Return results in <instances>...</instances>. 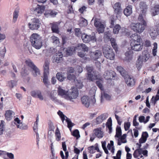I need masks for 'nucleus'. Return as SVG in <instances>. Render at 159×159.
<instances>
[{"label":"nucleus","instance_id":"obj_24","mask_svg":"<svg viewBox=\"0 0 159 159\" xmlns=\"http://www.w3.org/2000/svg\"><path fill=\"white\" fill-rule=\"evenodd\" d=\"M75 48L76 49V51L83 50L84 51H87L88 50V48L83 43L79 44L76 47H75Z\"/></svg>","mask_w":159,"mask_h":159},{"label":"nucleus","instance_id":"obj_5","mask_svg":"<svg viewBox=\"0 0 159 159\" xmlns=\"http://www.w3.org/2000/svg\"><path fill=\"white\" fill-rule=\"evenodd\" d=\"M94 21V25L96 28L97 30L99 33L104 32L105 25L101 20L97 16H94L91 21Z\"/></svg>","mask_w":159,"mask_h":159},{"label":"nucleus","instance_id":"obj_28","mask_svg":"<svg viewBox=\"0 0 159 159\" xmlns=\"http://www.w3.org/2000/svg\"><path fill=\"white\" fill-rule=\"evenodd\" d=\"M111 98V96L106 93L104 92H101V102L102 103L105 99L106 100H109Z\"/></svg>","mask_w":159,"mask_h":159},{"label":"nucleus","instance_id":"obj_16","mask_svg":"<svg viewBox=\"0 0 159 159\" xmlns=\"http://www.w3.org/2000/svg\"><path fill=\"white\" fill-rule=\"evenodd\" d=\"M115 73L111 70L106 71L103 74V77L106 80L111 79L115 76Z\"/></svg>","mask_w":159,"mask_h":159},{"label":"nucleus","instance_id":"obj_20","mask_svg":"<svg viewBox=\"0 0 159 159\" xmlns=\"http://www.w3.org/2000/svg\"><path fill=\"white\" fill-rule=\"evenodd\" d=\"M102 55V52L99 50H96L95 52H92L91 57L93 60L96 61Z\"/></svg>","mask_w":159,"mask_h":159},{"label":"nucleus","instance_id":"obj_45","mask_svg":"<svg viewBox=\"0 0 159 159\" xmlns=\"http://www.w3.org/2000/svg\"><path fill=\"white\" fill-rule=\"evenodd\" d=\"M62 54L61 53L58 52L56 53L55 62L57 63H59L62 59Z\"/></svg>","mask_w":159,"mask_h":159},{"label":"nucleus","instance_id":"obj_3","mask_svg":"<svg viewBox=\"0 0 159 159\" xmlns=\"http://www.w3.org/2000/svg\"><path fill=\"white\" fill-rule=\"evenodd\" d=\"M79 94V91L77 88L75 87H72L70 90L68 91L66 99L70 102H75V100L77 98Z\"/></svg>","mask_w":159,"mask_h":159},{"label":"nucleus","instance_id":"obj_39","mask_svg":"<svg viewBox=\"0 0 159 159\" xmlns=\"http://www.w3.org/2000/svg\"><path fill=\"white\" fill-rule=\"evenodd\" d=\"M150 118V117L149 116H147L145 119L144 116H141L139 117V120L140 122L146 124L149 121Z\"/></svg>","mask_w":159,"mask_h":159},{"label":"nucleus","instance_id":"obj_38","mask_svg":"<svg viewBox=\"0 0 159 159\" xmlns=\"http://www.w3.org/2000/svg\"><path fill=\"white\" fill-rule=\"evenodd\" d=\"M57 79L60 81H63L66 78L65 74L62 73H58L56 75Z\"/></svg>","mask_w":159,"mask_h":159},{"label":"nucleus","instance_id":"obj_19","mask_svg":"<svg viewBox=\"0 0 159 159\" xmlns=\"http://www.w3.org/2000/svg\"><path fill=\"white\" fill-rule=\"evenodd\" d=\"M81 101L83 104L86 107H88L90 104V100L87 96H84L81 98Z\"/></svg>","mask_w":159,"mask_h":159},{"label":"nucleus","instance_id":"obj_34","mask_svg":"<svg viewBox=\"0 0 159 159\" xmlns=\"http://www.w3.org/2000/svg\"><path fill=\"white\" fill-rule=\"evenodd\" d=\"M107 147V149L110 151L112 154H114L115 150L114 146V142L112 140L110 141V143L108 144Z\"/></svg>","mask_w":159,"mask_h":159},{"label":"nucleus","instance_id":"obj_8","mask_svg":"<svg viewBox=\"0 0 159 159\" xmlns=\"http://www.w3.org/2000/svg\"><path fill=\"white\" fill-rule=\"evenodd\" d=\"M25 63L27 66L33 69L32 74L33 76L37 77L40 75V73L39 70L34 65L30 59L26 60Z\"/></svg>","mask_w":159,"mask_h":159},{"label":"nucleus","instance_id":"obj_63","mask_svg":"<svg viewBox=\"0 0 159 159\" xmlns=\"http://www.w3.org/2000/svg\"><path fill=\"white\" fill-rule=\"evenodd\" d=\"M96 84L98 87L101 90L103 89V87L102 84V80H98L96 82Z\"/></svg>","mask_w":159,"mask_h":159},{"label":"nucleus","instance_id":"obj_29","mask_svg":"<svg viewBox=\"0 0 159 159\" xmlns=\"http://www.w3.org/2000/svg\"><path fill=\"white\" fill-rule=\"evenodd\" d=\"M151 12L152 16H155L159 14V5H156L151 9Z\"/></svg>","mask_w":159,"mask_h":159},{"label":"nucleus","instance_id":"obj_57","mask_svg":"<svg viewBox=\"0 0 159 159\" xmlns=\"http://www.w3.org/2000/svg\"><path fill=\"white\" fill-rule=\"evenodd\" d=\"M120 29V26L117 24L114 27L113 30V32L114 34H117L119 31V30Z\"/></svg>","mask_w":159,"mask_h":159},{"label":"nucleus","instance_id":"obj_53","mask_svg":"<svg viewBox=\"0 0 159 159\" xmlns=\"http://www.w3.org/2000/svg\"><path fill=\"white\" fill-rule=\"evenodd\" d=\"M102 143V148H103V149L104 150L106 154H108L109 153L108 151L107 148L106 147V141H102L101 142Z\"/></svg>","mask_w":159,"mask_h":159},{"label":"nucleus","instance_id":"obj_62","mask_svg":"<svg viewBox=\"0 0 159 159\" xmlns=\"http://www.w3.org/2000/svg\"><path fill=\"white\" fill-rule=\"evenodd\" d=\"M97 89L96 86H94L92 88L91 90H90V93L93 96L95 95Z\"/></svg>","mask_w":159,"mask_h":159},{"label":"nucleus","instance_id":"obj_26","mask_svg":"<svg viewBox=\"0 0 159 159\" xmlns=\"http://www.w3.org/2000/svg\"><path fill=\"white\" fill-rule=\"evenodd\" d=\"M141 149L140 148L136 149L134 152L133 154V156L134 158H142L144 159V157L141 155Z\"/></svg>","mask_w":159,"mask_h":159},{"label":"nucleus","instance_id":"obj_30","mask_svg":"<svg viewBox=\"0 0 159 159\" xmlns=\"http://www.w3.org/2000/svg\"><path fill=\"white\" fill-rule=\"evenodd\" d=\"M76 49H75V47H68L64 49V51L66 52V55L68 56L73 53Z\"/></svg>","mask_w":159,"mask_h":159},{"label":"nucleus","instance_id":"obj_48","mask_svg":"<svg viewBox=\"0 0 159 159\" xmlns=\"http://www.w3.org/2000/svg\"><path fill=\"white\" fill-rule=\"evenodd\" d=\"M52 30L53 32L56 33H58L59 31L58 30V26L57 23H54L52 24Z\"/></svg>","mask_w":159,"mask_h":159},{"label":"nucleus","instance_id":"obj_33","mask_svg":"<svg viewBox=\"0 0 159 159\" xmlns=\"http://www.w3.org/2000/svg\"><path fill=\"white\" fill-rule=\"evenodd\" d=\"M88 150L91 153H93L95 152V151L97 150L98 152H99V150L98 147V143L95 144L94 146H92L88 148Z\"/></svg>","mask_w":159,"mask_h":159},{"label":"nucleus","instance_id":"obj_2","mask_svg":"<svg viewBox=\"0 0 159 159\" xmlns=\"http://www.w3.org/2000/svg\"><path fill=\"white\" fill-rule=\"evenodd\" d=\"M30 40L33 46L37 49H40L42 45L41 37L37 34L34 33L31 36Z\"/></svg>","mask_w":159,"mask_h":159},{"label":"nucleus","instance_id":"obj_13","mask_svg":"<svg viewBox=\"0 0 159 159\" xmlns=\"http://www.w3.org/2000/svg\"><path fill=\"white\" fill-rule=\"evenodd\" d=\"M148 31L152 39L154 40L156 38L158 35V32L156 28L152 27H150L149 28Z\"/></svg>","mask_w":159,"mask_h":159},{"label":"nucleus","instance_id":"obj_50","mask_svg":"<svg viewBox=\"0 0 159 159\" xmlns=\"http://www.w3.org/2000/svg\"><path fill=\"white\" fill-rule=\"evenodd\" d=\"M143 62L142 61L138 58L136 63V67L138 70H139L141 68Z\"/></svg>","mask_w":159,"mask_h":159},{"label":"nucleus","instance_id":"obj_12","mask_svg":"<svg viewBox=\"0 0 159 159\" xmlns=\"http://www.w3.org/2000/svg\"><path fill=\"white\" fill-rule=\"evenodd\" d=\"M148 136V135L147 132H145L142 133L141 137L139 140V143L136 144L138 148H140L142 146L141 144L144 143L146 142Z\"/></svg>","mask_w":159,"mask_h":159},{"label":"nucleus","instance_id":"obj_52","mask_svg":"<svg viewBox=\"0 0 159 159\" xmlns=\"http://www.w3.org/2000/svg\"><path fill=\"white\" fill-rule=\"evenodd\" d=\"M106 126L108 128L110 132H111L112 130V121L111 118H110L108 119V121L106 124Z\"/></svg>","mask_w":159,"mask_h":159},{"label":"nucleus","instance_id":"obj_36","mask_svg":"<svg viewBox=\"0 0 159 159\" xmlns=\"http://www.w3.org/2000/svg\"><path fill=\"white\" fill-rule=\"evenodd\" d=\"M13 111L11 110H7L5 114V118L7 121H10L11 119Z\"/></svg>","mask_w":159,"mask_h":159},{"label":"nucleus","instance_id":"obj_22","mask_svg":"<svg viewBox=\"0 0 159 159\" xmlns=\"http://www.w3.org/2000/svg\"><path fill=\"white\" fill-rule=\"evenodd\" d=\"M45 7L43 6L37 5L34 10V12L36 14H38V15H40L44 11Z\"/></svg>","mask_w":159,"mask_h":159},{"label":"nucleus","instance_id":"obj_51","mask_svg":"<svg viewBox=\"0 0 159 159\" xmlns=\"http://www.w3.org/2000/svg\"><path fill=\"white\" fill-rule=\"evenodd\" d=\"M110 42L112 46V47L113 48L115 49V51H116L117 49V45L116 42V40L114 38H111L110 39Z\"/></svg>","mask_w":159,"mask_h":159},{"label":"nucleus","instance_id":"obj_55","mask_svg":"<svg viewBox=\"0 0 159 159\" xmlns=\"http://www.w3.org/2000/svg\"><path fill=\"white\" fill-rule=\"evenodd\" d=\"M62 147L63 150L66 152H65V155H66V159L69 156V153L68 152H66V143L65 142H62Z\"/></svg>","mask_w":159,"mask_h":159},{"label":"nucleus","instance_id":"obj_40","mask_svg":"<svg viewBox=\"0 0 159 159\" xmlns=\"http://www.w3.org/2000/svg\"><path fill=\"white\" fill-rule=\"evenodd\" d=\"M72 80H74L75 84L77 89H81L83 87V85L81 81L75 79V78L74 79H72Z\"/></svg>","mask_w":159,"mask_h":159},{"label":"nucleus","instance_id":"obj_42","mask_svg":"<svg viewBox=\"0 0 159 159\" xmlns=\"http://www.w3.org/2000/svg\"><path fill=\"white\" fill-rule=\"evenodd\" d=\"M57 14V12L55 11L49 10L46 11L44 15L46 16H56Z\"/></svg>","mask_w":159,"mask_h":159},{"label":"nucleus","instance_id":"obj_23","mask_svg":"<svg viewBox=\"0 0 159 159\" xmlns=\"http://www.w3.org/2000/svg\"><path fill=\"white\" fill-rule=\"evenodd\" d=\"M126 135L124 134L122 136L116 139V140L117 141L118 145H120L122 143H126L127 140L126 139Z\"/></svg>","mask_w":159,"mask_h":159},{"label":"nucleus","instance_id":"obj_31","mask_svg":"<svg viewBox=\"0 0 159 159\" xmlns=\"http://www.w3.org/2000/svg\"><path fill=\"white\" fill-rule=\"evenodd\" d=\"M58 94L66 99L68 91H66L59 87L58 88Z\"/></svg>","mask_w":159,"mask_h":159},{"label":"nucleus","instance_id":"obj_9","mask_svg":"<svg viewBox=\"0 0 159 159\" xmlns=\"http://www.w3.org/2000/svg\"><path fill=\"white\" fill-rule=\"evenodd\" d=\"M87 70L88 71L87 78L88 80L92 81L98 79V78L95 75V73L93 71V69L92 66H87Z\"/></svg>","mask_w":159,"mask_h":159},{"label":"nucleus","instance_id":"obj_49","mask_svg":"<svg viewBox=\"0 0 159 159\" xmlns=\"http://www.w3.org/2000/svg\"><path fill=\"white\" fill-rule=\"evenodd\" d=\"M153 48L152 50V53L153 56H155L157 55V43L154 42L153 44Z\"/></svg>","mask_w":159,"mask_h":159},{"label":"nucleus","instance_id":"obj_27","mask_svg":"<svg viewBox=\"0 0 159 159\" xmlns=\"http://www.w3.org/2000/svg\"><path fill=\"white\" fill-rule=\"evenodd\" d=\"M150 57L149 54L146 52H143L142 55L139 57L143 62H146L148 61Z\"/></svg>","mask_w":159,"mask_h":159},{"label":"nucleus","instance_id":"obj_6","mask_svg":"<svg viewBox=\"0 0 159 159\" xmlns=\"http://www.w3.org/2000/svg\"><path fill=\"white\" fill-rule=\"evenodd\" d=\"M49 61L48 59L46 60L43 66L44 72L43 82L47 87L50 84V83L48 81V75L49 74Z\"/></svg>","mask_w":159,"mask_h":159},{"label":"nucleus","instance_id":"obj_64","mask_svg":"<svg viewBox=\"0 0 159 159\" xmlns=\"http://www.w3.org/2000/svg\"><path fill=\"white\" fill-rule=\"evenodd\" d=\"M121 152L120 150H118L116 156L113 157L114 159H120Z\"/></svg>","mask_w":159,"mask_h":159},{"label":"nucleus","instance_id":"obj_21","mask_svg":"<svg viewBox=\"0 0 159 159\" xmlns=\"http://www.w3.org/2000/svg\"><path fill=\"white\" fill-rule=\"evenodd\" d=\"M113 9L114 10L115 12L117 15L120 14L121 12V8L120 4L119 2L115 3L113 6Z\"/></svg>","mask_w":159,"mask_h":159},{"label":"nucleus","instance_id":"obj_61","mask_svg":"<svg viewBox=\"0 0 159 159\" xmlns=\"http://www.w3.org/2000/svg\"><path fill=\"white\" fill-rule=\"evenodd\" d=\"M144 15L140 14L138 17V20L141 22V23H143L144 22H147L144 20Z\"/></svg>","mask_w":159,"mask_h":159},{"label":"nucleus","instance_id":"obj_4","mask_svg":"<svg viewBox=\"0 0 159 159\" xmlns=\"http://www.w3.org/2000/svg\"><path fill=\"white\" fill-rule=\"evenodd\" d=\"M147 22L144 21L143 23L140 22L132 23L130 25V28L134 32L141 34L144 30L145 26L147 25Z\"/></svg>","mask_w":159,"mask_h":159},{"label":"nucleus","instance_id":"obj_47","mask_svg":"<svg viewBox=\"0 0 159 159\" xmlns=\"http://www.w3.org/2000/svg\"><path fill=\"white\" fill-rule=\"evenodd\" d=\"M19 12V9L16 8L13 12V21L14 23L17 20V19L18 16Z\"/></svg>","mask_w":159,"mask_h":159},{"label":"nucleus","instance_id":"obj_32","mask_svg":"<svg viewBox=\"0 0 159 159\" xmlns=\"http://www.w3.org/2000/svg\"><path fill=\"white\" fill-rule=\"evenodd\" d=\"M132 6L131 5L128 6L124 10V14L126 16H129L132 12Z\"/></svg>","mask_w":159,"mask_h":159},{"label":"nucleus","instance_id":"obj_7","mask_svg":"<svg viewBox=\"0 0 159 159\" xmlns=\"http://www.w3.org/2000/svg\"><path fill=\"white\" fill-rule=\"evenodd\" d=\"M103 52L105 57L107 58L110 60H114L115 55L112 49L110 46H105L103 48Z\"/></svg>","mask_w":159,"mask_h":159},{"label":"nucleus","instance_id":"obj_14","mask_svg":"<svg viewBox=\"0 0 159 159\" xmlns=\"http://www.w3.org/2000/svg\"><path fill=\"white\" fill-rule=\"evenodd\" d=\"M93 135L94 137L98 139L102 138L104 136L103 132L101 128H97L93 130Z\"/></svg>","mask_w":159,"mask_h":159},{"label":"nucleus","instance_id":"obj_25","mask_svg":"<svg viewBox=\"0 0 159 159\" xmlns=\"http://www.w3.org/2000/svg\"><path fill=\"white\" fill-rule=\"evenodd\" d=\"M57 92L56 90L52 91L50 94V97L51 99L56 103H57L60 102V101L57 99L56 97Z\"/></svg>","mask_w":159,"mask_h":159},{"label":"nucleus","instance_id":"obj_11","mask_svg":"<svg viewBox=\"0 0 159 159\" xmlns=\"http://www.w3.org/2000/svg\"><path fill=\"white\" fill-rule=\"evenodd\" d=\"M32 23H29V26L30 29L32 30H37L40 27V23L39 20L34 18L31 20Z\"/></svg>","mask_w":159,"mask_h":159},{"label":"nucleus","instance_id":"obj_46","mask_svg":"<svg viewBox=\"0 0 159 159\" xmlns=\"http://www.w3.org/2000/svg\"><path fill=\"white\" fill-rule=\"evenodd\" d=\"M55 136L56 140L57 141H59L60 140L61 138V134L58 128H57L55 130Z\"/></svg>","mask_w":159,"mask_h":159},{"label":"nucleus","instance_id":"obj_54","mask_svg":"<svg viewBox=\"0 0 159 159\" xmlns=\"http://www.w3.org/2000/svg\"><path fill=\"white\" fill-rule=\"evenodd\" d=\"M88 25L87 20L85 19L82 18L81 20L80 23V26L83 27L87 26Z\"/></svg>","mask_w":159,"mask_h":159},{"label":"nucleus","instance_id":"obj_17","mask_svg":"<svg viewBox=\"0 0 159 159\" xmlns=\"http://www.w3.org/2000/svg\"><path fill=\"white\" fill-rule=\"evenodd\" d=\"M125 57L124 59V61L128 63L130 62L132 59L133 56L132 51L131 50L127 51L125 52Z\"/></svg>","mask_w":159,"mask_h":159},{"label":"nucleus","instance_id":"obj_60","mask_svg":"<svg viewBox=\"0 0 159 159\" xmlns=\"http://www.w3.org/2000/svg\"><path fill=\"white\" fill-rule=\"evenodd\" d=\"M57 114L61 118L62 122L63 123L64 120L66 119L65 118H66V117H67L65 116L63 114V113L60 111H59L57 112Z\"/></svg>","mask_w":159,"mask_h":159},{"label":"nucleus","instance_id":"obj_18","mask_svg":"<svg viewBox=\"0 0 159 159\" xmlns=\"http://www.w3.org/2000/svg\"><path fill=\"white\" fill-rule=\"evenodd\" d=\"M74 70L72 67H70L68 69L67 73V78L70 80H72L75 78V75L74 74Z\"/></svg>","mask_w":159,"mask_h":159},{"label":"nucleus","instance_id":"obj_10","mask_svg":"<svg viewBox=\"0 0 159 159\" xmlns=\"http://www.w3.org/2000/svg\"><path fill=\"white\" fill-rule=\"evenodd\" d=\"M81 38L84 42L87 43L90 41L94 43L96 41V39L95 35H88L85 33H83L82 34Z\"/></svg>","mask_w":159,"mask_h":159},{"label":"nucleus","instance_id":"obj_59","mask_svg":"<svg viewBox=\"0 0 159 159\" xmlns=\"http://www.w3.org/2000/svg\"><path fill=\"white\" fill-rule=\"evenodd\" d=\"M72 134L74 136L76 137L77 139L80 137V135L79 131L77 129L75 130L72 133Z\"/></svg>","mask_w":159,"mask_h":159},{"label":"nucleus","instance_id":"obj_44","mask_svg":"<svg viewBox=\"0 0 159 159\" xmlns=\"http://www.w3.org/2000/svg\"><path fill=\"white\" fill-rule=\"evenodd\" d=\"M121 128L120 126H117L116 129V134L115 136V139L118 138L121 136Z\"/></svg>","mask_w":159,"mask_h":159},{"label":"nucleus","instance_id":"obj_56","mask_svg":"<svg viewBox=\"0 0 159 159\" xmlns=\"http://www.w3.org/2000/svg\"><path fill=\"white\" fill-rule=\"evenodd\" d=\"M52 42L55 44H57L59 43L58 38L54 36H52L51 37Z\"/></svg>","mask_w":159,"mask_h":159},{"label":"nucleus","instance_id":"obj_58","mask_svg":"<svg viewBox=\"0 0 159 159\" xmlns=\"http://www.w3.org/2000/svg\"><path fill=\"white\" fill-rule=\"evenodd\" d=\"M75 35L78 37H79L82 34L81 30L79 28H76L75 30Z\"/></svg>","mask_w":159,"mask_h":159},{"label":"nucleus","instance_id":"obj_43","mask_svg":"<svg viewBox=\"0 0 159 159\" xmlns=\"http://www.w3.org/2000/svg\"><path fill=\"white\" fill-rule=\"evenodd\" d=\"M7 155V157L10 159L14 158V155L11 153L7 152H6L0 150V155Z\"/></svg>","mask_w":159,"mask_h":159},{"label":"nucleus","instance_id":"obj_41","mask_svg":"<svg viewBox=\"0 0 159 159\" xmlns=\"http://www.w3.org/2000/svg\"><path fill=\"white\" fill-rule=\"evenodd\" d=\"M5 122L3 120H1L0 124V135H2L5 130Z\"/></svg>","mask_w":159,"mask_h":159},{"label":"nucleus","instance_id":"obj_15","mask_svg":"<svg viewBox=\"0 0 159 159\" xmlns=\"http://www.w3.org/2000/svg\"><path fill=\"white\" fill-rule=\"evenodd\" d=\"M125 79L128 86H132L135 84V80L132 77L126 75L125 76Z\"/></svg>","mask_w":159,"mask_h":159},{"label":"nucleus","instance_id":"obj_37","mask_svg":"<svg viewBox=\"0 0 159 159\" xmlns=\"http://www.w3.org/2000/svg\"><path fill=\"white\" fill-rule=\"evenodd\" d=\"M139 7L141 11L143 14H145L146 11L147 6L143 2H141L139 4Z\"/></svg>","mask_w":159,"mask_h":159},{"label":"nucleus","instance_id":"obj_35","mask_svg":"<svg viewBox=\"0 0 159 159\" xmlns=\"http://www.w3.org/2000/svg\"><path fill=\"white\" fill-rule=\"evenodd\" d=\"M158 94H159V89L158 90L157 94L155 96H153L151 99V103L154 105H155L157 102L159 100V95Z\"/></svg>","mask_w":159,"mask_h":159},{"label":"nucleus","instance_id":"obj_1","mask_svg":"<svg viewBox=\"0 0 159 159\" xmlns=\"http://www.w3.org/2000/svg\"><path fill=\"white\" fill-rule=\"evenodd\" d=\"M131 37L133 38L130 42L131 49L136 52L141 50L143 48V45L141 36L135 34L132 35Z\"/></svg>","mask_w":159,"mask_h":159}]
</instances>
